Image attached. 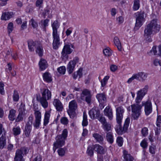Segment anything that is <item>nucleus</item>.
<instances>
[{"label":"nucleus","instance_id":"20e7f679","mask_svg":"<svg viewBox=\"0 0 161 161\" xmlns=\"http://www.w3.org/2000/svg\"><path fill=\"white\" fill-rule=\"evenodd\" d=\"M68 134V131L66 129L64 130L62 134L57 136L56 137V141L53 144V150L55 151L57 148L64 145L65 143V141L66 138Z\"/></svg>","mask_w":161,"mask_h":161},{"label":"nucleus","instance_id":"774afa93","mask_svg":"<svg viewBox=\"0 0 161 161\" xmlns=\"http://www.w3.org/2000/svg\"><path fill=\"white\" fill-rule=\"evenodd\" d=\"M27 27V22L25 21L23 22L21 25V28L22 30H24Z\"/></svg>","mask_w":161,"mask_h":161},{"label":"nucleus","instance_id":"79ce46f5","mask_svg":"<svg viewBox=\"0 0 161 161\" xmlns=\"http://www.w3.org/2000/svg\"><path fill=\"white\" fill-rule=\"evenodd\" d=\"M58 72L61 74H64L66 71L65 67L64 66H62L57 69Z\"/></svg>","mask_w":161,"mask_h":161},{"label":"nucleus","instance_id":"6e6552de","mask_svg":"<svg viewBox=\"0 0 161 161\" xmlns=\"http://www.w3.org/2000/svg\"><path fill=\"white\" fill-rule=\"evenodd\" d=\"M145 20V19L144 18V12H141L138 13L136 19V23L134 29L136 30H138L143 25Z\"/></svg>","mask_w":161,"mask_h":161},{"label":"nucleus","instance_id":"473e14b6","mask_svg":"<svg viewBox=\"0 0 161 161\" xmlns=\"http://www.w3.org/2000/svg\"><path fill=\"white\" fill-rule=\"evenodd\" d=\"M16 111L14 109H11L9 111L8 118L10 120L13 121L15 119Z\"/></svg>","mask_w":161,"mask_h":161},{"label":"nucleus","instance_id":"5fc2aeb1","mask_svg":"<svg viewBox=\"0 0 161 161\" xmlns=\"http://www.w3.org/2000/svg\"><path fill=\"white\" fill-rule=\"evenodd\" d=\"M99 120L101 122L103 125L107 123L106 119L103 116H101L99 118Z\"/></svg>","mask_w":161,"mask_h":161},{"label":"nucleus","instance_id":"9b49d317","mask_svg":"<svg viewBox=\"0 0 161 161\" xmlns=\"http://www.w3.org/2000/svg\"><path fill=\"white\" fill-rule=\"evenodd\" d=\"M142 106H144L145 112L146 115H148L152 113L153 108L150 100L148 99L146 101H142Z\"/></svg>","mask_w":161,"mask_h":161},{"label":"nucleus","instance_id":"b1692460","mask_svg":"<svg viewBox=\"0 0 161 161\" xmlns=\"http://www.w3.org/2000/svg\"><path fill=\"white\" fill-rule=\"evenodd\" d=\"M40 69L41 70L45 69L47 67V64L46 61L41 58L39 63Z\"/></svg>","mask_w":161,"mask_h":161},{"label":"nucleus","instance_id":"603ef678","mask_svg":"<svg viewBox=\"0 0 161 161\" xmlns=\"http://www.w3.org/2000/svg\"><path fill=\"white\" fill-rule=\"evenodd\" d=\"M136 76V74H134L128 80L127 82L128 83H130L134 79H136L137 80V77Z\"/></svg>","mask_w":161,"mask_h":161},{"label":"nucleus","instance_id":"6ab92c4d","mask_svg":"<svg viewBox=\"0 0 161 161\" xmlns=\"http://www.w3.org/2000/svg\"><path fill=\"white\" fill-rule=\"evenodd\" d=\"M103 150L102 146L99 144H95L89 146L87 151H103Z\"/></svg>","mask_w":161,"mask_h":161},{"label":"nucleus","instance_id":"1a4fd4ad","mask_svg":"<svg viewBox=\"0 0 161 161\" xmlns=\"http://www.w3.org/2000/svg\"><path fill=\"white\" fill-rule=\"evenodd\" d=\"M19 114L15 119V121L19 122L23 120V119L25 118L27 113L25 108V105L21 103L18 109Z\"/></svg>","mask_w":161,"mask_h":161},{"label":"nucleus","instance_id":"dca6fc26","mask_svg":"<svg viewBox=\"0 0 161 161\" xmlns=\"http://www.w3.org/2000/svg\"><path fill=\"white\" fill-rule=\"evenodd\" d=\"M70 47L73 48V46L71 44H66L64 45L62 52L63 56H65L66 54H69L72 53L73 50L70 48Z\"/></svg>","mask_w":161,"mask_h":161},{"label":"nucleus","instance_id":"e433bc0d","mask_svg":"<svg viewBox=\"0 0 161 161\" xmlns=\"http://www.w3.org/2000/svg\"><path fill=\"white\" fill-rule=\"evenodd\" d=\"M43 51L42 47L41 46L39 45L36 47V52L39 56L41 57L43 55Z\"/></svg>","mask_w":161,"mask_h":161},{"label":"nucleus","instance_id":"393cba45","mask_svg":"<svg viewBox=\"0 0 161 161\" xmlns=\"http://www.w3.org/2000/svg\"><path fill=\"white\" fill-rule=\"evenodd\" d=\"M92 136L97 142H98L100 143L103 142L104 139L102 136L97 133L93 134Z\"/></svg>","mask_w":161,"mask_h":161},{"label":"nucleus","instance_id":"4be33fe9","mask_svg":"<svg viewBox=\"0 0 161 161\" xmlns=\"http://www.w3.org/2000/svg\"><path fill=\"white\" fill-rule=\"evenodd\" d=\"M13 15L12 12H5L3 13L1 19L3 20H7L11 18Z\"/></svg>","mask_w":161,"mask_h":161},{"label":"nucleus","instance_id":"ddd939ff","mask_svg":"<svg viewBox=\"0 0 161 161\" xmlns=\"http://www.w3.org/2000/svg\"><path fill=\"white\" fill-rule=\"evenodd\" d=\"M116 121L119 122L123 119L124 109L122 106H120L116 108Z\"/></svg>","mask_w":161,"mask_h":161},{"label":"nucleus","instance_id":"3c124183","mask_svg":"<svg viewBox=\"0 0 161 161\" xmlns=\"http://www.w3.org/2000/svg\"><path fill=\"white\" fill-rule=\"evenodd\" d=\"M136 76V74H134L128 80L127 82L128 83H130L134 79H136L137 80V77Z\"/></svg>","mask_w":161,"mask_h":161},{"label":"nucleus","instance_id":"9d476101","mask_svg":"<svg viewBox=\"0 0 161 161\" xmlns=\"http://www.w3.org/2000/svg\"><path fill=\"white\" fill-rule=\"evenodd\" d=\"M81 99L85 100L88 104H90L92 101V95L90 90L87 89H84L80 94Z\"/></svg>","mask_w":161,"mask_h":161},{"label":"nucleus","instance_id":"2eb2a0df","mask_svg":"<svg viewBox=\"0 0 161 161\" xmlns=\"http://www.w3.org/2000/svg\"><path fill=\"white\" fill-rule=\"evenodd\" d=\"M34 114L35 116V122L34 124V126L36 128L39 127L41 119V114L39 111H36Z\"/></svg>","mask_w":161,"mask_h":161},{"label":"nucleus","instance_id":"a18cd8bd","mask_svg":"<svg viewBox=\"0 0 161 161\" xmlns=\"http://www.w3.org/2000/svg\"><path fill=\"white\" fill-rule=\"evenodd\" d=\"M137 96L135 100L136 103L135 104H139L141 102L143 97L140 95L137 94Z\"/></svg>","mask_w":161,"mask_h":161},{"label":"nucleus","instance_id":"58836bf2","mask_svg":"<svg viewBox=\"0 0 161 161\" xmlns=\"http://www.w3.org/2000/svg\"><path fill=\"white\" fill-rule=\"evenodd\" d=\"M140 6V0H134L133 9L136 10L139 9Z\"/></svg>","mask_w":161,"mask_h":161},{"label":"nucleus","instance_id":"a211bd4d","mask_svg":"<svg viewBox=\"0 0 161 161\" xmlns=\"http://www.w3.org/2000/svg\"><path fill=\"white\" fill-rule=\"evenodd\" d=\"M137 77V80L144 81L147 79L148 74L147 73L143 72H140L136 73Z\"/></svg>","mask_w":161,"mask_h":161},{"label":"nucleus","instance_id":"f03ea898","mask_svg":"<svg viewBox=\"0 0 161 161\" xmlns=\"http://www.w3.org/2000/svg\"><path fill=\"white\" fill-rule=\"evenodd\" d=\"M53 28V49H56L59 47L60 42L59 35L58 33L57 29L59 28V25L57 20L54 21L52 25Z\"/></svg>","mask_w":161,"mask_h":161},{"label":"nucleus","instance_id":"412c9836","mask_svg":"<svg viewBox=\"0 0 161 161\" xmlns=\"http://www.w3.org/2000/svg\"><path fill=\"white\" fill-rule=\"evenodd\" d=\"M96 97L100 104L104 103L106 101V98L104 93L97 94L96 96Z\"/></svg>","mask_w":161,"mask_h":161},{"label":"nucleus","instance_id":"338daca9","mask_svg":"<svg viewBox=\"0 0 161 161\" xmlns=\"http://www.w3.org/2000/svg\"><path fill=\"white\" fill-rule=\"evenodd\" d=\"M117 20L120 24L122 23L124 21V18L122 16H119L117 18Z\"/></svg>","mask_w":161,"mask_h":161},{"label":"nucleus","instance_id":"09e8293b","mask_svg":"<svg viewBox=\"0 0 161 161\" xmlns=\"http://www.w3.org/2000/svg\"><path fill=\"white\" fill-rule=\"evenodd\" d=\"M61 123L64 125H67L69 122L67 118L66 117H62L61 119Z\"/></svg>","mask_w":161,"mask_h":161},{"label":"nucleus","instance_id":"49530a36","mask_svg":"<svg viewBox=\"0 0 161 161\" xmlns=\"http://www.w3.org/2000/svg\"><path fill=\"white\" fill-rule=\"evenodd\" d=\"M116 142L119 146H122L123 143V138L121 137H118L117 139Z\"/></svg>","mask_w":161,"mask_h":161},{"label":"nucleus","instance_id":"4468645a","mask_svg":"<svg viewBox=\"0 0 161 161\" xmlns=\"http://www.w3.org/2000/svg\"><path fill=\"white\" fill-rule=\"evenodd\" d=\"M89 114L90 118L92 119L97 118L100 114L99 110L97 107H93L89 111Z\"/></svg>","mask_w":161,"mask_h":161},{"label":"nucleus","instance_id":"c03bdc74","mask_svg":"<svg viewBox=\"0 0 161 161\" xmlns=\"http://www.w3.org/2000/svg\"><path fill=\"white\" fill-rule=\"evenodd\" d=\"M19 98V96L17 92L16 91H14V93L13 95V100L15 102H17L18 101Z\"/></svg>","mask_w":161,"mask_h":161},{"label":"nucleus","instance_id":"2f4dec72","mask_svg":"<svg viewBox=\"0 0 161 161\" xmlns=\"http://www.w3.org/2000/svg\"><path fill=\"white\" fill-rule=\"evenodd\" d=\"M43 78L44 80L47 82H50L52 80L51 74L48 72H46L44 74Z\"/></svg>","mask_w":161,"mask_h":161},{"label":"nucleus","instance_id":"cd10ccee","mask_svg":"<svg viewBox=\"0 0 161 161\" xmlns=\"http://www.w3.org/2000/svg\"><path fill=\"white\" fill-rule=\"evenodd\" d=\"M123 158L124 161H133L134 159L133 157L130 154L128 153L127 152H124Z\"/></svg>","mask_w":161,"mask_h":161},{"label":"nucleus","instance_id":"6e6d98bb","mask_svg":"<svg viewBox=\"0 0 161 161\" xmlns=\"http://www.w3.org/2000/svg\"><path fill=\"white\" fill-rule=\"evenodd\" d=\"M140 145L143 148H147V143L145 139H144L141 142Z\"/></svg>","mask_w":161,"mask_h":161},{"label":"nucleus","instance_id":"864d4df0","mask_svg":"<svg viewBox=\"0 0 161 161\" xmlns=\"http://www.w3.org/2000/svg\"><path fill=\"white\" fill-rule=\"evenodd\" d=\"M30 23L34 28H36L38 26L37 23H36L33 19H32L30 21Z\"/></svg>","mask_w":161,"mask_h":161},{"label":"nucleus","instance_id":"f3484780","mask_svg":"<svg viewBox=\"0 0 161 161\" xmlns=\"http://www.w3.org/2000/svg\"><path fill=\"white\" fill-rule=\"evenodd\" d=\"M104 115L107 116L109 119L112 120L113 118V112L112 108L109 106L106 107L104 110Z\"/></svg>","mask_w":161,"mask_h":161},{"label":"nucleus","instance_id":"72a5a7b5","mask_svg":"<svg viewBox=\"0 0 161 161\" xmlns=\"http://www.w3.org/2000/svg\"><path fill=\"white\" fill-rule=\"evenodd\" d=\"M6 137L2 134L0 138V148H3L6 144Z\"/></svg>","mask_w":161,"mask_h":161},{"label":"nucleus","instance_id":"8fccbe9b","mask_svg":"<svg viewBox=\"0 0 161 161\" xmlns=\"http://www.w3.org/2000/svg\"><path fill=\"white\" fill-rule=\"evenodd\" d=\"M142 134L144 136H146L148 134V129L146 127H144L141 130Z\"/></svg>","mask_w":161,"mask_h":161},{"label":"nucleus","instance_id":"7c9ffc66","mask_svg":"<svg viewBox=\"0 0 161 161\" xmlns=\"http://www.w3.org/2000/svg\"><path fill=\"white\" fill-rule=\"evenodd\" d=\"M148 88V86H144V87L143 88V89L138 91L137 93V94H138L142 96V97H143L146 94Z\"/></svg>","mask_w":161,"mask_h":161},{"label":"nucleus","instance_id":"4c0bfd02","mask_svg":"<svg viewBox=\"0 0 161 161\" xmlns=\"http://www.w3.org/2000/svg\"><path fill=\"white\" fill-rule=\"evenodd\" d=\"M50 117L49 113L47 112H46L45 114L44 125L46 126L49 122V120Z\"/></svg>","mask_w":161,"mask_h":161},{"label":"nucleus","instance_id":"0eeeda50","mask_svg":"<svg viewBox=\"0 0 161 161\" xmlns=\"http://www.w3.org/2000/svg\"><path fill=\"white\" fill-rule=\"evenodd\" d=\"M69 109L67 110V112L70 118L73 119L75 116V110L77 108V103L75 100L69 103Z\"/></svg>","mask_w":161,"mask_h":161},{"label":"nucleus","instance_id":"f704fd0d","mask_svg":"<svg viewBox=\"0 0 161 161\" xmlns=\"http://www.w3.org/2000/svg\"><path fill=\"white\" fill-rule=\"evenodd\" d=\"M103 128L106 133V132H109L108 131L111 130V125L110 124L107 122L103 125Z\"/></svg>","mask_w":161,"mask_h":161},{"label":"nucleus","instance_id":"680f3d73","mask_svg":"<svg viewBox=\"0 0 161 161\" xmlns=\"http://www.w3.org/2000/svg\"><path fill=\"white\" fill-rule=\"evenodd\" d=\"M79 59V58L77 57H76L73 58L72 60L70 61L69 62L74 64H75V65L78 62Z\"/></svg>","mask_w":161,"mask_h":161},{"label":"nucleus","instance_id":"c756f323","mask_svg":"<svg viewBox=\"0 0 161 161\" xmlns=\"http://www.w3.org/2000/svg\"><path fill=\"white\" fill-rule=\"evenodd\" d=\"M75 66V64L69 62L67 67V69L69 74H71L73 72Z\"/></svg>","mask_w":161,"mask_h":161},{"label":"nucleus","instance_id":"aec40b11","mask_svg":"<svg viewBox=\"0 0 161 161\" xmlns=\"http://www.w3.org/2000/svg\"><path fill=\"white\" fill-rule=\"evenodd\" d=\"M53 105L56 107L57 111H61L63 110V106L60 101L57 99H55L53 101Z\"/></svg>","mask_w":161,"mask_h":161},{"label":"nucleus","instance_id":"f257e3e1","mask_svg":"<svg viewBox=\"0 0 161 161\" xmlns=\"http://www.w3.org/2000/svg\"><path fill=\"white\" fill-rule=\"evenodd\" d=\"M160 25L157 23V19H153L145 27L144 30V37L149 42L152 41L151 38L152 34H154L158 32L160 30Z\"/></svg>","mask_w":161,"mask_h":161},{"label":"nucleus","instance_id":"69168bd1","mask_svg":"<svg viewBox=\"0 0 161 161\" xmlns=\"http://www.w3.org/2000/svg\"><path fill=\"white\" fill-rule=\"evenodd\" d=\"M117 68L118 67L117 66L113 64L110 66V69L112 71L114 72L117 69Z\"/></svg>","mask_w":161,"mask_h":161},{"label":"nucleus","instance_id":"e2e57ef3","mask_svg":"<svg viewBox=\"0 0 161 161\" xmlns=\"http://www.w3.org/2000/svg\"><path fill=\"white\" fill-rule=\"evenodd\" d=\"M150 53H153L154 55L157 54V51L156 50V46H153L152 49L150 50Z\"/></svg>","mask_w":161,"mask_h":161},{"label":"nucleus","instance_id":"052dcab7","mask_svg":"<svg viewBox=\"0 0 161 161\" xmlns=\"http://www.w3.org/2000/svg\"><path fill=\"white\" fill-rule=\"evenodd\" d=\"M160 123H161V115H159L157 118V126L158 127H160Z\"/></svg>","mask_w":161,"mask_h":161},{"label":"nucleus","instance_id":"423d86ee","mask_svg":"<svg viewBox=\"0 0 161 161\" xmlns=\"http://www.w3.org/2000/svg\"><path fill=\"white\" fill-rule=\"evenodd\" d=\"M132 116L135 119H137L139 117L141 112L142 106L137 104H134L131 105Z\"/></svg>","mask_w":161,"mask_h":161},{"label":"nucleus","instance_id":"39448f33","mask_svg":"<svg viewBox=\"0 0 161 161\" xmlns=\"http://www.w3.org/2000/svg\"><path fill=\"white\" fill-rule=\"evenodd\" d=\"M130 120L129 118H127L125 121L123 127H121V125L122 120H121L120 122H117V124L116 125L115 129L116 132L118 134L121 135L126 132L129 125Z\"/></svg>","mask_w":161,"mask_h":161},{"label":"nucleus","instance_id":"bb28decb","mask_svg":"<svg viewBox=\"0 0 161 161\" xmlns=\"http://www.w3.org/2000/svg\"><path fill=\"white\" fill-rule=\"evenodd\" d=\"M28 46L29 51L30 52H34L35 47H36V42L31 40L28 42Z\"/></svg>","mask_w":161,"mask_h":161},{"label":"nucleus","instance_id":"de8ad7c7","mask_svg":"<svg viewBox=\"0 0 161 161\" xmlns=\"http://www.w3.org/2000/svg\"><path fill=\"white\" fill-rule=\"evenodd\" d=\"M7 28L8 33L10 34L13 29V23L11 22L9 23L8 24Z\"/></svg>","mask_w":161,"mask_h":161},{"label":"nucleus","instance_id":"c9c22d12","mask_svg":"<svg viewBox=\"0 0 161 161\" xmlns=\"http://www.w3.org/2000/svg\"><path fill=\"white\" fill-rule=\"evenodd\" d=\"M13 133L15 136L19 135L21 132V129L19 126H17L13 128Z\"/></svg>","mask_w":161,"mask_h":161},{"label":"nucleus","instance_id":"c85d7f7f","mask_svg":"<svg viewBox=\"0 0 161 161\" xmlns=\"http://www.w3.org/2000/svg\"><path fill=\"white\" fill-rule=\"evenodd\" d=\"M114 42L115 45L117 47L118 50L119 51H121L122 46L121 43L117 37L116 36L114 38Z\"/></svg>","mask_w":161,"mask_h":161},{"label":"nucleus","instance_id":"13d9d810","mask_svg":"<svg viewBox=\"0 0 161 161\" xmlns=\"http://www.w3.org/2000/svg\"><path fill=\"white\" fill-rule=\"evenodd\" d=\"M4 84L0 82V93L2 95L4 93Z\"/></svg>","mask_w":161,"mask_h":161},{"label":"nucleus","instance_id":"0e129e2a","mask_svg":"<svg viewBox=\"0 0 161 161\" xmlns=\"http://www.w3.org/2000/svg\"><path fill=\"white\" fill-rule=\"evenodd\" d=\"M82 69L81 68H80L77 71V75L79 76V78H80L82 76Z\"/></svg>","mask_w":161,"mask_h":161},{"label":"nucleus","instance_id":"a878e982","mask_svg":"<svg viewBox=\"0 0 161 161\" xmlns=\"http://www.w3.org/2000/svg\"><path fill=\"white\" fill-rule=\"evenodd\" d=\"M106 138L107 141L110 143L112 144L114 142V137L111 131L106 132Z\"/></svg>","mask_w":161,"mask_h":161},{"label":"nucleus","instance_id":"f8f14e48","mask_svg":"<svg viewBox=\"0 0 161 161\" xmlns=\"http://www.w3.org/2000/svg\"><path fill=\"white\" fill-rule=\"evenodd\" d=\"M33 121V118L32 116H30L28 118V121L26 124L24 130L25 134V136L28 137L30 134L31 130V126Z\"/></svg>","mask_w":161,"mask_h":161},{"label":"nucleus","instance_id":"5701e85b","mask_svg":"<svg viewBox=\"0 0 161 161\" xmlns=\"http://www.w3.org/2000/svg\"><path fill=\"white\" fill-rule=\"evenodd\" d=\"M24 153L23 152H16L14 158L15 161H24L23 159Z\"/></svg>","mask_w":161,"mask_h":161},{"label":"nucleus","instance_id":"7ed1b4c3","mask_svg":"<svg viewBox=\"0 0 161 161\" xmlns=\"http://www.w3.org/2000/svg\"><path fill=\"white\" fill-rule=\"evenodd\" d=\"M42 96L38 100L44 108H47L48 106L47 100L51 99V92L48 89H43L41 92Z\"/></svg>","mask_w":161,"mask_h":161},{"label":"nucleus","instance_id":"a19ab883","mask_svg":"<svg viewBox=\"0 0 161 161\" xmlns=\"http://www.w3.org/2000/svg\"><path fill=\"white\" fill-rule=\"evenodd\" d=\"M103 53L107 57H109L112 54V51L109 48H105L103 50Z\"/></svg>","mask_w":161,"mask_h":161},{"label":"nucleus","instance_id":"bf43d9fd","mask_svg":"<svg viewBox=\"0 0 161 161\" xmlns=\"http://www.w3.org/2000/svg\"><path fill=\"white\" fill-rule=\"evenodd\" d=\"M43 0H37L36 2V6L40 8L43 3Z\"/></svg>","mask_w":161,"mask_h":161},{"label":"nucleus","instance_id":"37998d69","mask_svg":"<svg viewBox=\"0 0 161 161\" xmlns=\"http://www.w3.org/2000/svg\"><path fill=\"white\" fill-rule=\"evenodd\" d=\"M109 77L108 76H106L101 81V86L103 87H104L105 86Z\"/></svg>","mask_w":161,"mask_h":161},{"label":"nucleus","instance_id":"4d7b16f0","mask_svg":"<svg viewBox=\"0 0 161 161\" xmlns=\"http://www.w3.org/2000/svg\"><path fill=\"white\" fill-rule=\"evenodd\" d=\"M153 64L155 66H157L158 65L161 66V60L155 59L153 61Z\"/></svg>","mask_w":161,"mask_h":161},{"label":"nucleus","instance_id":"ea45409f","mask_svg":"<svg viewBox=\"0 0 161 161\" xmlns=\"http://www.w3.org/2000/svg\"><path fill=\"white\" fill-rule=\"evenodd\" d=\"M88 125V121L87 119V116L86 114L83 113V119L82 122V125L83 126H86Z\"/></svg>","mask_w":161,"mask_h":161}]
</instances>
